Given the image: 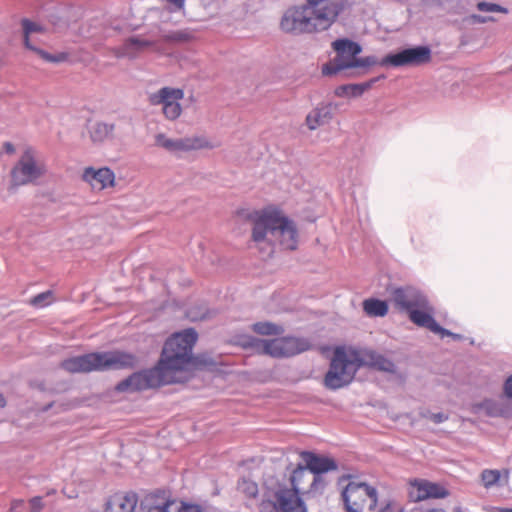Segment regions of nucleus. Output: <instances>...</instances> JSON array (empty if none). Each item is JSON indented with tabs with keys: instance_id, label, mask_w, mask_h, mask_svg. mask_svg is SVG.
<instances>
[{
	"instance_id": "obj_1",
	"label": "nucleus",
	"mask_w": 512,
	"mask_h": 512,
	"mask_svg": "<svg viewBox=\"0 0 512 512\" xmlns=\"http://www.w3.org/2000/svg\"><path fill=\"white\" fill-rule=\"evenodd\" d=\"M196 341L197 333L191 328L173 334L165 342L156 367L132 374L119 382L116 390L135 392L177 382V373L185 370L192 360Z\"/></svg>"
},
{
	"instance_id": "obj_2",
	"label": "nucleus",
	"mask_w": 512,
	"mask_h": 512,
	"mask_svg": "<svg viewBox=\"0 0 512 512\" xmlns=\"http://www.w3.org/2000/svg\"><path fill=\"white\" fill-rule=\"evenodd\" d=\"M363 366L388 373L396 372L395 364L376 351L337 347L325 375L326 387L336 390L350 384L359 368Z\"/></svg>"
},
{
	"instance_id": "obj_3",
	"label": "nucleus",
	"mask_w": 512,
	"mask_h": 512,
	"mask_svg": "<svg viewBox=\"0 0 512 512\" xmlns=\"http://www.w3.org/2000/svg\"><path fill=\"white\" fill-rule=\"evenodd\" d=\"M251 219L253 222L252 239L260 247L262 244H267L269 255L274 252V247L277 245L284 250L297 248L296 225L279 208L268 206L255 212Z\"/></svg>"
},
{
	"instance_id": "obj_4",
	"label": "nucleus",
	"mask_w": 512,
	"mask_h": 512,
	"mask_svg": "<svg viewBox=\"0 0 512 512\" xmlns=\"http://www.w3.org/2000/svg\"><path fill=\"white\" fill-rule=\"evenodd\" d=\"M334 15L331 8L314 13L304 4L292 5L282 13L279 29L283 34L294 37L325 31L333 25Z\"/></svg>"
},
{
	"instance_id": "obj_5",
	"label": "nucleus",
	"mask_w": 512,
	"mask_h": 512,
	"mask_svg": "<svg viewBox=\"0 0 512 512\" xmlns=\"http://www.w3.org/2000/svg\"><path fill=\"white\" fill-rule=\"evenodd\" d=\"M136 363L137 358L134 354L115 350L71 357L62 361L61 367L71 373H87L133 368Z\"/></svg>"
},
{
	"instance_id": "obj_6",
	"label": "nucleus",
	"mask_w": 512,
	"mask_h": 512,
	"mask_svg": "<svg viewBox=\"0 0 512 512\" xmlns=\"http://www.w3.org/2000/svg\"><path fill=\"white\" fill-rule=\"evenodd\" d=\"M332 48L336 55L322 66V74L325 76H333L344 70L367 69L378 65V59L373 55L358 58L357 56L362 52V47L350 39H337L332 42Z\"/></svg>"
},
{
	"instance_id": "obj_7",
	"label": "nucleus",
	"mask_w": 512,
	"mask_h": 512,
	"mask_svg": "<svg viewBox=\"0 0 512 512\" xmlns=\"http://www.w3.org/2000/svg\"><path fill=\"white\" fill-rule=\"evenodd\" d=\"M247 344L258 352L274 358L291 357L310 348L308 340L296 337H281L271 340L251 338Z\"/></svg>"
},
{
	"instance_id": "obj_8",
	"label": "nucleus",
	"mask_w": 512,
	"mask_h": 512,
	"mask_svg": "<svg viewBox=\"0 0 512 512\" xmlns=\"http://www.w3.org/2000/svg\"><path fill=\"white\" fill-rule=\"evenodd\" d=\"M46 172V165L38 157L36 151L32 148H27L11 170L12 183L16 186L35 183Z\"/></svg>"
},
{
	"instance_id": "obj_9",
	"label": "nucleus",
	"mask_w": 512,
	"mask_h": 512,
	"mask_svg": "<svg viewBox=\"0 0 512 512\" xmlns=\"http://www.w3.org/2000/svg\"><path fill=\"white\" fill-rule=\"evenodd\" d=\"M306 465H298L291 475L292 488L279 489L275 493V508L280 512H307L306 506L299 494L302 491L301 482L306 474Z\"/></svg>"
},
{
	"instance_id": "obj_10",
	"label": "nucleus",
	"mask_w": 512,
	"mask_h": 512,
	"mask_svg": "<svg viewBox=\"0 0 512 512\" xmlns=\"http://www.w3.org/2000/svg\"><path fill=\"white\" fill-rule=\"evenodd\" d=\"M342 498L348 512H362L367 502L370 509L377 505L376 489L363 482H349L342 492Z\"/></svg>"
},
{
	"instance_id": "obj_11",
	"label": "nucleus",
	"mask_w": 512,
	"mask_h": 512,
	"mask_svg": "<svg viewBox=\"0 0 512 512\" xmlns=\"http://www.w3.org/2000/svg\"><path fill=\"white\" fill-rule=\"evenodd\" d=\"M184 98V91L180 88L165 86L148 95L152 106H161L166 119L174 121L182 114L180 101Z\"/></svg>"
},
{
	"instance_id": "obj_12",
	"label": "nucleus",
	"mask_w": 512,
	"mask_h": 512,
	"mask_svg": "<svg viewBox=\"0 0 512 512\" xmlns=\"http://www.w3.org/2000/svg\"><path fill=\"white\" fill-rule=\"evenodd\" d=\"M431 60V49L428 46H416L403 49L397 53L386 55L378 64L381 66H419Z\"/></svg>"
},
{
	"instance_id": "obj_13",
	"label": "nucleus",
	"mask_w": 512,
	"mask_h": 512,
	"mask_svg": "<svg viewBox=\"0 0 512 512\" xmlns=\"http://www.w3.org/2000/svg\"><path fill=\"white\" fill-rule=\"evenodd\" d=\"M22 28L25 46L28 49L37 53L44 61L51 63H59L66 59L65 54L52 55L37 47L38 40L36 39L35 35L43 32V27L41 25L34 23L28 19H23Z\"/></svg>"
},
{
	"instance_id": "obj_14",
	"label": "nucleus",
	"mask_w": 512,
	"mask_h": 512,
	"mask_svg": "<svg viewBox=\"0 0 512 512\" xmlns=\"http://www.w3.org/2000/svg\"><path fill=\"white\" fill-rule=\"evenodd\" d=\"M393 301L400 310L407 312L408 315L416 308L427 307V297L411 287L396 289L393 292Z\"/></svg>"
},
{
	"instance_id": "obj_15",
	"label": "nucleus",
	"mask_w": 512,
	"mask_h": 512,
	"mask_svg": "<svg viewBox=\"0 0 512 512\" xmlns=\"http://www.w3.org/2000/svg\"><path fill=\"white\" fill-rule=\"evenodd\" d=\"M81 179L93 190H105L115 186V174L108 167L94 168L86 167L82 172Z\"/></svg>"
},
{
	"instance_id": "obj_16",
	"label": "nucleus",
	"mask_w": 512,
	"mask_h": 512,
	"mask_svg": "<svg viewBox=\"0 0 512 512\" xmlns=\"http://www.w3.org/2000/svg\"><path fill=\"white\" fill-rule=\"evenodd\" d=\"M154 44L153 41L141 35H133L124 40L123 44L114 49L118 58L134 59Z\"/></svg>"
},
{
	"instance_id": "obj_17",
	"label": "nucleus",
	"mask_w": 512,
	"mask_h": 512,
	"mask_svg": "<svg viewBox=\"0 0 512 512\" xmlns=\"http://www.w3.org/2000/svg\"><path fill=\"white\" fill-rule=\"evenodd\" d=\"M300 456L307 470L313 475H323L324 473L335 471L338 468L336 461L328 456L319 455L310 451H303Z\"/></svg>"
},
{
	"instance_id": "obj_18",
	"label": "nucleus",
	"mask_w": 512,
	"mask_h": 512,
	"mask_svg": "<svg viewBox=\"0 0 512 512\" xmlns=\"http://www.w3.org/2000/svg\"><path fill=\"white\" fill-rule=\"evenodd\" d=\"M333 119L332 103H321L314 107L305 118V125L310 131H314L331 122Z\"/></svg>"
},
{
	"instance_id": "obj_19",
	"label": "nucleus",
	"mask_w": 512,
	"mask_h": 512,
	"mask_svg": "<svg viewBox=\"0 0 512 512\" xmlns=\"http://www.w3.org/2000/svg\"><path fill=\"white\" fill-rule=\"evenodd\" d=\"M415 489L413 497L415 501H422L428 498L442 499L448 496V491L440 484L427 480H415L412 482Z\"/></svg>"
},
{
	"instance_id": "obj_20",
	"label": "nucleus",
	"mask_w": 512,
	"mask_h": 512,
	"mask_svg": "<svg viewBox=\"0 0 512 512\" xmlns=\"http://www.w3.org/2000/svg\"><path fill=\"white\" fill-rule=\"evenodd\" d=\"M138 503L135 493H115L106 502L105 512H134Z\"/></svg>"
},
{
	"instance_id": "obj_21",
	"label": "nucleus",
	"mask_w": 512,
	"mask_h": 512,
	"mask_svg": "<svg viewBox=\"0 0 512 512\" xmlns=\"http://www.w3.org/2000/svg\"><path fill=\"white\" fill-rule=\"evenodd\" d=\"M409 319L417 326L427 328L433 333L442 331V327L435 321L433 317V307L427 300L426 308H416L409 314Z\"/></svg>"
},
{
	"instance_id": "obj_22",
	"label": "nucleus",
	"mask_w": 512,
	"mask_h": 512,
	"mask_svg": "<svg viewBox=\"0 0 512 512\" xmlns=\"http://www.w3.org/2000/svg\"><path fill=\"white\" fill-rule=\"evenodd\" d=\"M177 501L169 500L165 494H155L147 497L143 503L145 512H173Z\"/></svg>"
},
{
	"instance_id": "obj_23",
	"label": "nucleus",
	"mask_w": 512,
	"mask_h": 512,
	"mask_svg": "<svg viewBox=\"0 0 512 512\" xmlns=\"http://www.w3.org/2000/svg\"><path fill=\"white\" fill-rule=\"evenodd\" d=\"M379 78H373L364 83L345 84L338 86L334 93L337 97H359L365 91L369 90Z\"/></svg>"
},
{
	"instance_id": "obj_24",
	"label": "nucleus",
	"mask_w": 512,
	"mask_h": 512,
	"mask_svg": "<svg viewBox=\"0 0 512 512\" xmlns=\"http://www.w3.org/2000/svg\"><path fill=\"white\" fill-rule=\"evenodd\" d=\"M305 6H308L314 13L316 11H322L325 8H331L332 12H334L333 24L336 22L338 16L344 9V5L340 1H331V0H306L303 3Z\"/></svg>"
},
{
	"instance_id": "obj_25",
	"label": "nucleus",
	"mask_w": 512,
	"mask_h": 512,
	"mask_svg": "<svg viewBox=\"0 0 512 512\" xmlns=\"http://www.w3.org/2000/svg\"><path fill=\"white\" fill-rule=\"evenodd\" d=\"M363 311L369 317H384L388 313V304L377 298L365 299L362 303Z\"/></svg>"
},
{
	"instance_id": "obj_26",
	"label": "nucleus",
	"mask_w": 512,
	"mask_h": 512,
	"mask_svg": "<svg viewBox=\"0 0 512 512\" xmlns=\"http://www.w3.org/2000/svg\"><path fill=\"white\" fill-rule=\"evenodd\" d=\"M186 142L188 152L200 149H213L219 145L217 142L211 141L203 135L186 136Z\"/></svg>"
},
{
	"instance_id": "obj_27",
	"label": "nucleus",
	"mask_w": 512,
	"mask_h": 512,
	"mask_svg": "<svg viewBox=\"0 0 512 512\" xmlns=\"http://www.w3.org/2000/svg\"><path fill=\"white\" fill-rule=\"evenodd\" d=\"M113 130V124L97 122L91 127L90 135L94 142H101L110 137Z\"/></svg>"
},
{
	"instance_id": "obj_28",
	"label": "nucleus",
	"mask_w": 512,
	"mask_h": 512,
	"mask_svg": "<svg viewBox=\"0 0 512 512\" xmlns=\"http://www.w3.org/2000/svg\"><path fill=\"white\" fill-rule=\"evenodd\" d=\"M237 489L248 498H255L258 494V486L256 482L245 477L238 481Z\"/></svg>"
},
{
	"instance_id": "obj_29",
	"label": "nucleus",
	"mask_w": 512,
	"mask_h": 512,
	"mask_svg": "<svg viewBox=\"0 0 512 512\" xmlns=\"http://www.w3.org/2000/svg\"><path fill=\"white\" fill-rule=\"evenodd\" d=\"M253 331L261 335H278L283 329L270 322H258L253 324Z\"/></svg>"
},
{
	"instance_id": "obj_30",
	"label": "nucleus",
	"mask_w": 512,
	"mask_h": 512,
	"mask_svg": "<svg viewBox=\"0 0 512 512\" xmlns=\"http://www.w3.org/2000/svg\"><path fill=\"white\" fill-rule=\"evenodd\" d=\"M501 478V472L497 469H485L481 472V481L485 488L496 485Z\"/></svg>"
},
{
	"instance_id": "obj_31",
	"label": "nucleus",
	"mask_w": 512,
	"mask_h": 512,
	"mask_svg": "<svg viewBox=\"0 0 512 512\" xmlns=\"http://www.w3.org/2000/svg\"><path fill=\"white\" fill-rule=\"evenodd\" d=\"M209 315L210 311L205 304L190 307L186 312L187 318H189L191 321L204 320L208 318Z\"/></svg>"
},
{
	"instance_id": "obj_32",
	"label": "nucleus",
	"mask_w": 512,
	"mask_h": 512,
	"mask_svg": "<svg viewBox=\"0 0 512 512\" xmlns=\"http://www.w3.org/2000/svg\"><path fill=\"white\" fill-rule=\"evenodd\" d=\"M155 145L170 153H175V138H170L164 133L155 135Z\"/></svg>"
},
{
	"instance_id": "obj_33",
	"label": "nucleus",
	"mask_w": 512,
	"mask_h": 512,
	"mask_svg": "<svg viewBox=\"0 0 512 512\" xmlns=\"http://www.w3.org/2000/svg\"><path fill=\"white\" fill-rule=\"evenodd\" d=\"M475 410H484L490 416H497L501 413L500 406L491 399H486L474 406Z\"/></svg>"
},
{
	"instance_id": "obj_34",
	"label": "nucleus",
	"mask_w": 512,
	"mask_h": 512,
	"mask_svg": "<svg viewBox=\"0 0 512 512\" xmlns=\"http://www.w3.org/2000/svg\"><path fill=\"white\" fill-rule=\"evenodd\" d=\"M326 486V481L322 475H314L313 481L310 484L309 489L307 490V494L311 496H316L321 494Z\"/></svg>"
},
{
	"instance_id": "obj_35",
	"label": "nucleus",
	"mask_w": 512,
	"mask_h": 512,
	"mask_svg": "<svg viewBox=\"0 0 512 512\" xmlns=\"http://www.w3.org/2000/svg\"><path fill=\"white\" fill-rule=\"evenodd\" d=\"M53 302V293L51 291L42 292L32 298L31 304L37 308H43Z\"/></svg>"
},
{
	"instance_id": "obj_36",
	"label": "nucleus",
	"mask_w": 512,
	"mask_h": 512,
	"mask_svg": "<svg viewBox=\"0 0 512 512\" xmlns=\"http://www.w3.org/2000/svg\"><path fill=\"white\" fill-rule=\"evenodd\" d=\"M477 9L481 12H498V13H508V9L495 3H488V2H479L477 4Z\"/></svg>"
},
{
	"instance_id": "obj_37",
	"label": "nucleus",
	"mask_w": 512,
	"mask_h": 512,
	"mask_svg": "<svg viewBox=\"0 0 512 512\" xmlns=\"http://www.w3.org/2000/svg\"><path fill=\"white\" fill-rule=\"evenodd\" d=\"M166 41L169 42H175V43H182L186 42L190 39V36L188 33L184 31H173L164 36Z\"/></svg>"
},
{
	"instance_id": "obj_38",
	"label": "nucleus",
	"mask_w": 512,
	"mask_h": 512,
	"mask_svg": "<svg viewBox=\"0 0 512 512\" xmlns=\"http://www.w3.org/2000/svg\"><path fill=\"white\" fill-rule=\"evenodd\" d=\"M173 512H202V510L198 505L185 504L177 501L176 508L173 509Z\"/></svg>"
},
{
	"instance_id": "obj_39",
	"label": "nucleus",
	"mask_w": 512,
	"mask_h": 512,
	"mask_svg": "<svg viewBox=\"0 0 512 512\" xmlns=\"http://www.w3.org/2000/svg\"><path fill=\"white\" fill-rule=\"evenodd\" d=\"M165 2L172 12L182 11L185 7L186 0H162Z\"/></svg>"
},
{
	"instance_id": "obj_40",
	"label": "nucleus",
	"mask_w": 512,
	"mask_h": 512,
	"mask_svg": "<svg viewBox=\"0 0 512 512\" xmlns=\"http://www.w3.org/2000/svg\"><path fill=\"white\" fill-rule=\"evenodd\" d=\"M188 152L186 137L175 138V153Z\"/></svg>"
},
{
	"instance_id": "obj_41",
	"label": "nucleus",
	"mask_w": 512,
	"mask_h": 512,
	"mask_svg": "<svg viewBox=\"0 0 512 512\" xmlns=\"http://www.w3.org/2000/svg\"><path fill=\"white\" fill-rule=\"evenodd\" d=\"M467 19L470 23H481V24L489 22V21H494L493 17L482 16V15H478V14H472Z\"/></svg>"
},
{
	"instance_id": "obj_42",
	"label": "nucleus",
	"mask_w": 512,
	"mask_h": 512,
	"mask_svg": "<svg viewBox=\"0 0 512 512\" xmlns=\"http://www.w3.org/2000/svg\"><path fill=\"white\" fill-rule=\"evenodd\" d=\"M379 512H404V510L400 504L391 502V503H388Z\"/></svg>"
},
{
	"instance_id": "obj_43",
	"label": "nucleus",
	"mask_w": 512,
	"mask_h": 512,
	"mask_svg": "<svg viewBox=\"0 0 512 512\" xmlns=\"http://www.w3.org/2000/svg\"><path fill=\"white\" fill-rule=\"evenodd\" d=\"M29 504L31 512H39L42 508V498L34 497L30 500Z\"/></svg>"
},
{
	"instance_id": "obj_44",
	"label": "nucleus",
	"mask_w": 512,
	"mask_h": 512,
	"mask_svg": "<svg viewBox=\"0 0 512 512\" xmlns=\"http://www.w3.org/2000/svg\"><path fill=\"white\" fill-rule=\"evenodd\" d=\"M429 419L436 424H440L448 419V415L444 413H432Z\"/></svg>"
},
{
	"instance_id": "obj_45",
	"label": "nucleus",
	"mask_w": 512,
	"mask_h": 512,
	"mask_svg": "<svg viewBox=\"0 0 512 512\" xmlns=\"http://www.w3.org/2000/svg\"><path fill=\"white\" fill-rule=\"evenodd\" d=\"M436 334H439L441 337L449 336V337H452L454 340L462 339V335L453 333L443 327H442V331H436Z\"/></svg>"
},
{
	"instance_id": "obj_46",
	"label": "nucleus",
	"mask_w": 512,
	"mask_h": 512,
	"mask_svg": "<svg viewBox=\"0 0 512 512\" xmlns=\"http://www.w3.org/2000/svg\"><path fill=\"white\" fill-rule=\"evenodd\" d=\"M504 391L506 396L512 399V375L506 380Z\"/></svg>"
},
{
	"instance_id": "obj_47",
	"label": "nucleus",
	"mask_w": 512,
	"mask_h": 512,
	"mask_svg": "<svg viewBox=\"0 0 512 512\" xmlns=\"http://www.w3.org/2000/svg\"><path fill=\"white\" fill-rule=\"evenodd\" d=\"M3 150L7 154H13L15 152V147L11 142H5L3 144Z\"/></svg>"
},
{
	"instance_id": "obj_48",
	"label": "nucleus",
	"mask_w": 512,
	"mask_h": 512,
	"mask_svg": "<svg viewBox=\"0 0 512 512\" xmlns=\"http://www.w3.org/2000/svg\"><path fill=\"white\" fill-rule=\"evenodd\" d=\"M23 501L22 500H16L12 503V509H16L18 506L20 505H23Z\"/></svg>"
},
{
	"instance_id": "obj_49",
	"label": "nucleus",
	"mask_w": 512,
	"mask_h": 512,
	"mask_svg": "<svg viewBox=\"0 0 512 512\" xmlns=\"http://www.w3.org/2000/svg\"><path fill=\"white\" fill-rule=\"evenodd\" d=\"M6 405V400L2 394H0V408H3Z\"/></svg>"
},
{
	"instance_id": "obj_50",
	"label": "nucleus",
	"mask_w": 512,
	"mask_h": 512,
	"mask_svg": "<svg viewBox=\"0 0 512 512\" xmlns=\"http://www.w3.org/2000/svg\"><path fill=\"white\" fill-rule=\"evenodd\" d=\"M425 512H446V511L441 508H432V509L426 510Z\"/></svg>"
},
{
	"instance_id": "obj_51",
	"label": "nucleus",
	"mask_w": 512,
	"mask_h": 512,
	"mask_svg": "<svg viewBox=\"0 0 512 512\" xmlns=\"http://www.w3.org/2000/svg\"><path fill=\"white\" fill-rule=\"evenodd\" d=\"M502 512H512V507L510 508H504L501 510Z\"/></svg>"
}]
</instances>
